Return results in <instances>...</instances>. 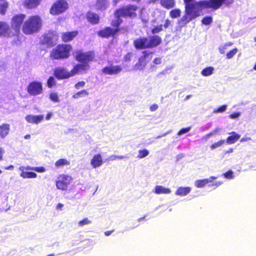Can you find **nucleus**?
Wrapping results in <instances>:
<instances>
[{
  "mask_svg": "<svg viewBox=\"0 0 256 256\" xmlns=\"http://www.w3.org/2000/svg\"><path fill=\"white\" fill-rule=\"evenodd\" d=\"M9 6L8 2H0V14L2 16L5 15Z\"/></svg>",
  "mask_w": 256,
  "mask_h": 256,
  "instance_id": "nucleus-33",
  "label": "nucleus"
},
{
  "mask_svg": "<svg viewBox=\"0 0 256 256\" xmlns=\"http://www.w3.org/2000/svg\"><path fill=\"white\" fill-rule=\"evenodd\" d=\"M170 16L172 18H179L181 14V10L179 8H174L170 12Z\"/></svg>",
  "mask_w": 256,
  "mask_h": 256,
  "instance_id": "nucleus-35",
  "label": "nucleus"
},
{
  "mask_svg": "<svg viewBox=\"0 0 256 256\" xmlns=\"http://www.w3.org/2000/svg\"><path fill=\"white\" fill-rule=\"evenodd\" d=\"M10 126L8 123H4L0 125V138H6L10 134Z\"/></svg>",
  "mask_w": 256,
  "mask_h": 256,
  "instance_id": "nucleus-22",
  "label": "nucleus"
},
{
  "mask_svg": "<svg viewBox=\"0 0 256 256\" xmlns=\"http://www.w3.org/2000/svg\"><path fill=\"white\" fill-rule=\"evenodd\" d=\"M63 206H64L63 204L59 203L56 205V208L57 210H61Z\"/></svg>",
  "mask_w": 256,
  "mask_h": 256,
  "instance_id": "nucleus-61",
  "label": "nucleus"
},
{
  "mask_svg": "<svg viewBox=\"0 0 256 256\" xmlns=\"http://www.w3.org/2000/svg\"><path fill=\"white\" fill-rule=\"evenodd\" d=\"M210 136L209 135H208V134H206V135H204L203 137H202V139L206 140H207L208 139L210 138Z\"/></svg>",
  "mask_w": 256,
  "mask_h": 256,
  "instance_id": "nucleus-63",
  "label": "nucleus"
},
{
  "mask_svg": "<svg viewBox=\"0 0 256 256\" xmlns=\"http://www.w3.org/2000/svg\"><path fill=\"white\" fill-rule=\"evenodd\" d=\"M171 21L169 19L167 18L166 20L162 26V28L164 27L165 29H166L171 25Z\"/></svg>",
  "mask_w": 256,
  "mask_h": 256,
  "instance_id": "nucleus-53",
  "label": "nucleus"
},
{
  "mask_svg": "<svg viewBox=\"0 0 256 256\" xmlns=\"http://www.w3.org/2000/svg\"><path fill=\"white\" fill-rule=\"evenodd\" d=\"M227 179H232L234 177V173L232 170H228L222 174Z\"/></svg>",
  "mask_w": 256,
  "mask_h": 256,
  "instance_id": "nucleus-48",
  "label": "nucleus"
},
{
  "mask_svg": "<svg viewBox=\"0 0 256 256\" xmlns=\"http://www.w3.org/2000/svg\"><path fill=\"white\" fill-rule=\"evenodd\" d=\"M224 143H225V140H220L219 141L212 144L210 146V148L212 150L215 149L216 148L219 147V146H222V144H224Z\"/></svg>",
  "mask_w": 256,
  "mask_h": 256,
  "instance_id": "nucleus-41",
  "label": "nucleus"
},
{
  "mask_svg": "<svg viewBox=\"0 0 256 256\" xmlns=\"http://www.w3.org/2000/svg\"><path fill=\"white\" fill-rule=\"evenodd\" d=\"M148 151L146 149L140 150L138 152V158H142L146 156L148 154Z\"/></svg>",
  "mask_w": 256,
  "mask_h": 256,
  "instance_id": "nucleus-43",
  "label": "nucleus"
},
{
  "mask_svg": "<svg viewBox=\"0 0 256 256\" xmlns=\"http://www.w3.org/2000/svg\"><path fill=\"white\" fill-rule=\"evenodd\" d=\"M50 98L51 100L52 101L55 102H59L58 96L56 92L50 93Z\"/></svg>",
  "mask_w": 256,
  "mask_h": 256,
  "instance_id": "nucleus-47",
  "label": "nucleus"
},
{
  "mask_svg": "<svg viewBox=\"0 0 256 256\" xmlns=\"http://www.w3.org/2000/svg\"><path fill=\"white\" fill-rule=\"evenodd\" d=\"M132 56V54L131 52H128L124 55V60L125 62L130 61L131 60Z\"/></svg>",
  "mask_w": 256,
  "mask_h": 256,
  "instance_id": "nucleus-52",
  "label": "nucleus"
},
{
  "mask_svg": "<svg viewBox=\"0 0 256 256\" xmlns=\"http://www.w3.org/2000/svg\"><path fill=\"white\" fill-rule=\"evenodd\" d=\"M75 58L76 61L81 63L88 64L89 62L95 60V52L93 50L83 52L82 50L76 52Z\"/></svg>",
  "mask_w": 256,
  "mask_h": 256,
  "instance_id": "nucleus-10",
  "label": "nucleus"
},
{
  "mask_svg": "<svg viewBox=\"0 0 256 256\" xmlns=\"http://www.w3.org/2000/svg\"><path fill=\"white\" fill-rule=\"evenodd\" d=\"M89 94L88 91L86 90H82L80 92H78L72 96V98L75 99H78L80 98L88 96Z\"/></svg>",
  "mask_w": 256,
  "mask_h": 256,
  "instance_id": "nucleus-34",
  "label": "nucleus"
},
{
  "mask_svg": "<svg viewBox=\"0 0 256 256\" xmlns=\"http://www.w3.org/2000/svg\"><path fill=\"white\" fill-rule=\"evenodd\" d=\"M234 2V0H200L199 4L204 8H212V10H216L220 8L222 5L229 6Z\"/></svg>",
  "mask_w": 256,
  "mask_h": 256,
  "instance_id": "nucleus-5",
  "label": "nucleus"
},
{
  "mask_svg": "<svg viewBox=\"0 0 256 256\" xmlns=\"http://www.w3.org/2000/svg\"><path fill=\"white\" fill-rule=\"evenodd\" d=\"M163 30L162 25L160 24L154 26L151 30V32L153 35H156V34H158Z\"/></svg>",
  "mask_w": 256,
  "mask_h": 256,
  "instance_id": "nucleus-38",
  "label": "nucleus"
},
{
  "mask_svg": "<svg viewBox=\"0 0 256 256\" xmlns=\"http://www.w3.org/2000/svg\"><path fill=\"white\" fill-rule=\"evenodd\" d=\"M26 90L27 92L31 96L39 95L43 91L42 84L38 81L32 82L28 84Z\"/></svg>",
  "mask_w": 256,
  "mask_h": 256,
  "instance_id": "nucleus-13",
  "label": "nucleus"
},
{
  "mask_svg": "<svg viewBox=\"0 0 256 256\" xmlns=\"http://www.w3.org/2000/svg\"><path fill=\"white\" fill-rule=\"evenodd\" d=\"M72 49L70 44H58L50 51V57L52 60L67 59L70 57Z\"/></svg>",
  "mask_w": 256,
  "mask_h": 256,
  "instance_id": "nucleus-4",
  "label": "nucleus"
},
{
  "mask_svg": "<svg viewBox=\"0 0 256 256\" xmlns=\"http://www.w3.org/2000/svg\"><path fill=\"white\" fill-rule=\"evenodd\" d=\"M214 70V68L212 66H208L204 68L201 72V74L204 76H208L211 75Z\"/></svg>",
  "mask_w": 256,
  "mask_h": 256,
  "instance_id": "nucleus-36",
  "label": "nucleus"
},
{
  "mask_svg": "<svg viewBox=\"0 0 256 256\" xmlns=\"http://www.w3.org/2000/svg\"><path fill=\"white\" fill-rule=\"evenodd\" d=\"M72 180L71 176L65 174H60L56 181V186L58 189L62 190H66Z\"/></svg>",
  "mask_w": 256,
  "mask_h": 256,
  "instance_id": "nucleus-11",
  "label": "nucleus"
},
{
  "mask_svg": "<svg viewBox=\"0 0 256 256\" xmlns=\"http://www.w3.org/2000/svg\"><path fill=\"white\" fill-rule=\"evenodd\" d=\"M26 16L24 14L14 15L11 18L10 28L14 38H18L20 34V28L24 24Z\"/></svg>",
  "mask_w": 256,
  "mask_h": 256,
  "instance_id": "nucleus-6",
  "label": "nucleus"
},
{
  "mask_svg": "<svg viewBox=\"0 0 256 256\" xmlns=\"http://www.w3.org/2000/svg\"><path fill=\"white\" fill-rule=\"evenodd\" d=\"M30 167V166H21L19 167L20 170L21 171L20 176L24 178H36L37 176L36 173L32 172H26V170H30L28 169L27 168Z\"/></svg>",
  "mask_w": 256,
  "mask_h": 256,
  "instance_id": "nucleus-21",
  "label": "nucleus"
},
{
  "mask_svg": "<svg viewBox=\"0 0 256 256\" xmlns=\"http://www.w3.org/2000/svg\"><path fill=\"white\" fill-rule=\"evenodd\" d=\"M222 184V182H216L214 183H212V184H210V186H214L215 187H218L220 185H221Z\"/></svg>",
  "mask_w": 256,
  "mask_h": 256,
  "instance_id": "nucleus-58",
  "label": "nucleus"
},
{
  "mask_svg": "<svg viewBox=\"0 0 256 256\" xmlns=\"http://www.w3.org/2000/svg\"><path fill=\"white\" fill-rule=\"evenodd\" d=\"M4 152V150L0 147V161L3 160V154Z\"/></svg>",
  "mask_w": 256,
  "mask_h": 256,
  "instance_id": "nucleus-59",
  "label": "nucleus"
},
{
  "mask_svg": "<svg viewBox=\"0 0 256 256\" xmlns=\"http://www.w3.org/2000/svg\"><path fill=\"white\" fill-rule=\"evenodd\" d=\"M126 157L123 156H116V155H112L110 156V158L112 160H115L116 159H124L126 158Z\"/></svg>",
  "mask_w": 256,
  "mask_h": 256,
  "instance_id": "nucleus-55",
  "label": "nucleus"
},
{
  "mask_svg": "<svg viewBox=\"0 0 256 256\" xmlns=\"http://www.w3.org/2000/svg\"><path fill=\"white\" fill-rule=\"evenodd\" d=\"M28 169L31 170H34L38 172H44L46 171V169L43 166L40 167H28Z\"/></svg>",
  "mask_w": 256,
  "mask_h": 256,
  "instance_id": "nucleus-46",
  "label": "nucleus"
},
{
  "mask_svg": "<svg viewBox=\"0 0 256 256\" xmlns=\"http://www.w3.org/2000/svg\"><path fill=\"white\" fill-rule=\"evenodd\" d=\"M88 21L92 24H96L99 23L100 16L94 12H88L86 15Z\"/></svg>",
  "mask_w": 256,
  "mask_h": 256,
  "instance_id": "nucleus-24",
  "label": "nucleus"
},
{
  "mask_svg": "<svg viewBox=\"0 0 256 256\" xmlns=\"http://www.w3.org/2000/svg\"><path fill=\"white\" fill-rule=\"evenodd\" d=\"M52 116V114L49 112L48 114H47L46 116V119L47 120H48L50 119V118H51Z\"/></svg>",
  "mask_w": 256,
  "mask_h": 256,
  "instance_id": "nucleus-64",
  "label": "nucleus"
},
{
  "mask_svg": "<svg viewBox=\"0 0 256 256\" xmlns=\"http://www.w3.org/2000/svg\"><path fill=\"white\" fill-rule=\"evenodd\" d=\"M227 50L226 45H222L219 47L218 50L220 54H224L226 50Z\"/></svg>",
  "mask_w": 256,
  "mask_h": 256,
  "instance_id": "nucleus-51",
  "label": "nucleus"
},
{
  "mask_svg": "<svg viewBox=\"0 0 256 256\" xmlns=\"http://www.w3.org/2000/svg\"><path fill=\"white\" fill-rule=\"evenodd\" d=\"M158 108V105L157 104H154L150 106V110L152 112H154V111H156V110H157Z\"/></svg>",
  "mask_w": 256,
  "mask_h": 256,
  "instance_id": "nucleus-57",
  "label": "nucleus"
},
{
  "mask_svg": "<svg viewBox=\"0 0 256 256\" xmlns=\"http://www.w3.org/2000/svg\"><path fill=\"white\" fill-rule=\"evenodd\" d=\"M79 32L77 30L72 31H66L61 33L62 41L64 43L73 40L78 35Z\"/></svg>",
  "mask_w": 256,
  "mask_h": 256,
  "instance_id": "nucleus-18",
  "label": "nucleus"
},
{
  "mask_svg": "<svg viewBox=\"0 0 256 256\" xmlns=\"http://www.w3.org/2000/svg\"><path fill=\"white\" fill-rule=\"evenodd\" d=\"M92 223V221L88 218H85L78 222L79 226H82L84 225H88Z\"/></svg>",
  "mask_w": 256,
  "mask_h": 256,
  "instance_id": "nucleus-42",
  "label": "nucleus"
},
{
  "mask_svg": "<svg viewBox=\"0 0 256 256\" xmlns=\"http://www.w3.org/2000/svg\"><path fill=\"white\" fill-rule=\"evenodd\" d=\"M102 162V156L100 154H94L90 160V164L94 168L100 166Z\"/></svg>",
  "mask_w": 256,
  "mask_h": 256,
  "instance_id": "nucleus-26",
  "label": "nucleus"
},
{
  "mask_svg": "<svg viewBox=\"0 0 256 256\" xmlns=\"http://www.w3.org/2000/svg\"><path fill=\"white\" fill-rule=\"evenodd\" d=\"M190 127H187V128H184L182 129H180L178 132V135H182L184 134H186L190 131Z\"/></svg>",
  "mask_w": 256,
  "mask_h": 256,
  "instance_id": "nucleus-49",
  "label": "nucleus"
},
{
  "mask_svg": "<svg viewBox=\"0 0 256 256\" xmlns=\"http://www.w3.org/2000/svg\"><path fill=\"white\" fill-rule=\"evenodd\" d=\"M90 68V66L88 64H77L71 70L72 74L74 76L82 72H86Z\"/></svg>",
  "mask_w": 256,
  "mask_h": 256,
  "instance_id": "nucleus-20",
  "label": "nucleus"
},
{
  "mask_svg": "<svg viewBox=\"0 0 256 256\" xmlns=\"http://www.w3.org/2000/svg\"><path fill=\"white\" fill-rule=\"evenodd\" d=\"M212 22V18L211 16H206L203 18L201 20L202 24L205 26L210 25Z\"/></svg>",
  "mask_w": 256,
  "mask_h": 256,
  "instance_id": "nucleus-37",
  "label": "nucleus"
},
{
  "mask_svg": "<svg viewBox=\"0 0 256 256\" xmlns=\"http://www.w3.org/2000/svg\"><path fill=\"white\" fill-rule=\"evenodd\" d=\"M26 120L29 123L38 124L44 120V116L42 114L38 116L28 114L26 116Z\"/></svg>",
  "mask_w": 256,
  "mask_h": 256,
  "instance_id": "nucleus-25",
  "label": "nucleus"
},
{
  "mask_svg": "<svg viewBox=\"0 0 256 256\" xmlns=\"http://www.w3.org/2000/svg\"><path fill=\"white\" fill-rule=\"evenodd\" d=\"M85 84H86V83L84 81H80V82H77L75 84L74 88L78 90L80 88L84 87L85 86Z\"/></svg>",
  "mask_w": 256,
  "mask_h": 256,
  "instance_id": "nucleus-50",
  "label": "nucleus"
},
{
  "mask_svg": "<svg viewBox=\"0 0 256 256\" xmlns=\"http://www.w3.org/2000/svg\"><path fill=\"white\" fill-rule=\"evenodd\" d=\"M184 13L182 17L178 20V26L184 27L193 20L200 16L202 10L204 9L198 2L194 0H184Z\"/></svg>",
  "mask_w": 256,
  "mask_h": 256,
  "instance_id": "nucleus-1",
  "label": "nucleus"
},
{
  "mask_svg": "<svg viewBox=\"0 0 256 256\" xmlns=\"http://www.w3.org/2000/svg\"><path fill=\"white\" fill-rule=\"evenodd\" d=\"M114 16L115 20H112L110 25L112 27L106 26L97 32L98 36L104 38H108L110 37H114L121 30L120 26L123 22L121 16L114 11Z\"/></svg>",
  "mask_w": 256,
  "mask_h": 256,
  "instance_id": "nucleus-3",
  "label": "nucleus"
},
{
  "mask_svg": "<svg viewBox=\"0 0 256 256\" xmlns=\"http://www.w3.org/2000/svg\"><path fill=\"white\" fill-rule=\"evenodd\" d=\"M106 0H97L96 4L99 8H106Z\"/></svg>",
  "mask_w": 256,
  "mask_h": 256,
  "instance_id": "nucleus-44",
  "label": "nucleus"
},
{
  "mask_svg": "<svg viewBox=\"0 0 256 256\" xmlns=\"http://www.w3.org/2000/svg\"><path fill=\"white\" fill-rule=\"evenodd\" d=\"M68 7V4L66 0H57L52 5L50 13L52 16H58L64 13Z\"/></svg>",
  "mask_w": 256,
  "mask_h": 256,
  "instance_id": "nucleus-9",
  "label": "nucleus"
},
{
  "mask_svg": "<svg viewBox=\"0 0 256 256\" xmlns=\"http://www.w3.org/2000/svg\"><path fill=\"white\" fill-rule=\"evenodd\" d=\"M42 0H25L22 4L23 6L27 9H34L38 6Z\"/></svg>",
  "mask_w": 256,
  "mask_h": 256,
  "instance_id": "nucleus-23",
  "label": "nucleus"
},
{
  "mask_svg": "<svg viewBox=\"0 0 256 256\" xmlns=\"http://www.w3.org/2000/svg\"><path fill=\"white\" fill-rule=\"evenodd\" d=\"M230 136H228L226 140V142L228 144H233L240 138V135L234 132L230 133Z\"/></svg>",
  "mask_w": 256,
  "mask_h": 256,
  "instance_id": "nucleus-28",
  "label": "nucleus"
},
{
  "mask_svg": "<svg viewBox=\"0 0 256 256\" xmlns=\"http://www.w3.org/2000/svg\"><path fill=\"white\" fill-rule=\"evenodd\" d=\"M59 36L54 31H49L48 33L43 34L40 40V44L42 46H46L47 48H52L58 42Z\"/></svg>",
  "mask_w": 256,
  "mask_h": 256,
  "instance_id": "nucleus-7",
  "label": "nucleus"
},
{
  "mask_svg": "<svg viewBox=\"0 0 256 256\" xmlns=\"http://www.w3.org/2000/svg\"><path fill=\"white\" fill-rule=\"evenodd\" d=\"M133 44L136 50L149 48L148 38L146 37L141 36L134 40Z\"/></svg>",
  "mask_w": 256,
  "mask_h": 256,
  "instance_id": "nucleus-17",
  "label": "nucleus"
},
{
  "mask_svg": "<svg viewBox=\"0 0 256 256\" xmlns=\"http://www.w3.org/2000/svg\"><path fill=\"white\" fill-rule=\"evenodd\" d=\"M142 54V56L134 65V68L137 70H142L145 68L147 63L151 60V55L153 52L144 50Z\"/></svg>",
  "mask_w": 256,
  "mask_h": 256,
  "instance_id": "nucleus-12",
  "label": "nucleus"
},
{
  "mask_svg": "<svg viewBox=\"0 0 256 256\" xmlns=\"http://www.w3.org/2000/svg\"><path fill=\"white\" fill-rule=\"evenodd\" d=\"M238 51L237 48H234L231 50H230L226 54V58L230 59L234 57V55L236 54Z\"/></svg>",
  "mask_w": 256,
  "mask_h": 256,
  "instance_id": "nucleus-40",
  "label": "nucleus"
},
{
  "mask_svg": "<svg viewBox=\"0 0 256 256\" xmlns=\"http://www.w3.org/2000/svg\"><path fill=\"white\" fill-rule=\"evenodd\" d=\"M153 62L154 64H160L162 62V58H156L154 60Z\"/></svg>",
  "mask_w": 256,
  "mask_h": 256,
  "instance_id": "nucleus-56",
  "label": "nucleus"
},
{
  "mask_svg": "<svg viewBox=\"0 0 256 256\" xmlns=\"http://www.w3.org/2000/svg\"><path fill=\"white\" fill-rule=\"evenodd\" d=\"M70 164V162L66 158H60L57 160L54 164L56 168H60Z\"/></svg>",
  "mask_w": 256,
  "mask_h": 256,
  "instance_id": "nucleus-32",
  "label": "nucleus"
},
{
  "mask_svg": "<svg viewBox=\"0 0 256 256\" xmlns=\"http://www.w3.org/2000/svg\"><path fill=\"white\" fill-rule=\"evenodd\" d=\"M160 2L163 8L168 10L173 8L176 5L174 0H160Z\"/></svg>",
  "mask_w": 256,
  "mask_h": 256,
  "instance_id": "nucleus-29",
  "label": "nucleus"
},
{
  "mask_svg": "<svg viewBox=\"0 0 256 256\" xmlns=\"http://www.w3.org/2000/svg\"><path fill=\"white\" fill-rule=\"evenodd\" d=\"M191 188L188 186H180L178 188L175 192V194L178 196H184L190 192Z\"/></svg>",
  "mask_w": 256,
  "mask_h": 256,
  "instance_id": "nucleus-30",
  "label": "nucleus"
},
{
  "mask_svg": "<svg viewBox=\"0 0 256 256\" xmlns=\"http://www.w3.org/2000/svg\"><path fill=\"white\" fill-rule=\"evenodd\" d=\"M42 20L40 16L32 15L24 22L22 26V32L26 35L37 33L42 29Z\"/></svg>",
  "mask_w": 256,
  "mask_h": 256,
  "instance_id": "nucleus-2",
  "label": "nucleus"
},
{
  "mask_svg": "<svg viewBox=\"0 0 256 256\" xmlns=\"http://www.w3.org/2000/svg\"><path fill=\"white\" fill-rule=\"evenodd\" d=\"M218 130H216L214 131H212L209 133H208V135H209L210 137L212 136L213 135H214V134H216L218 132Z\"/></svg>",
  "mask_w": 256,
  "mask_h": 256,
  "instance_id": "nucleus-60",
  "label": "nucleus"
},
{
  "mask_svg": "<svg viewBox=\"0 0 256 256\" xmlns=\"http://www.w3.org/2000/svg\"><path fill=\"white\" fill-rule=\"evenodd\" d=\"M14 38L12 28L8 22L6 21H0V37Z\"/></svg>",
  "mask_w": 256,
  "mask_h": 256,
  "instance_id": "nucleus-15",
  "label": "nucleus"
},
{
  "mask_svg": "<svg viewBox=\"0 0 256 256\" xmlns=\"http://www.w3.org/2000/svg\"><path fill=\"white\" fill-rule=\"evenodd\" d=\"M56 82L52 76H50L46 82V86L48 88H52L56 86Z\"/></svg>",
  "mask_w": 256,
  "mask_h": 256,
  "instance_id": "nucleus-39",
  "label": "nucleus"
},
{
  "mask_svg": "<svg viewBox=\"0 0 256 256\" xmlns=\"http://www.w3.org/2000/svg\"><path fill=\"white\" fill-rule=\"evenodd\" d=\"M171 192L169 188H166L162 186H156L155 187L154 192L156 194H168Z\"/></svg>",
  "mask_w": 256,
  "mask_h": 256,
  "instance_id": "nucleus-31",
  "label": "nucleus"
},
{
  "mask_svg": "<svg viewBox=\"0 0 256 256\" xmlns=\"http://www.w3.org/2000/svg\"><path fill=\"white\" fill-rule=\"evenodd\" d=\"M122 70V67L120 65H114L110 63L102 69V74L106 75H118Z\"/></svg>",
  "mask_w": 256,
  "mask_h": 256,
  "instance_id": "nucleus-14",
  "label": "nucleus"
},
{
  "mask_svg": "<svg viewBox=\"0 0 256 256\" xmlns=\"http://www.w3.org/2000/svg\"><path fill=\"white\" fill-rule=\"evenodd\" d=\"M216 178V177L212 176L209 178H204L202 180H198L195 182V186L196 188H202L206 184L212 182L213 180Z\"/></svg>",
  "mask_w": 256,
  "mask_h": 256,
  "instance_id": "nucleus-27",
  "label": "nucleus"
},
{
  "mask_svg": "<svg viewBox=\"0 0 256 256\" xmlns=\"http://www.w3.org/2000/svg\"><path fill=\"white\" fill-rule=\"evenodd\" d=\"M240 116V112H233V113H232L230 114V115H229V118H238L239 116Z\"/></svg>",
  "mask_w": 256,
  "mask_h": 256,
  "instance_id": "nucleus-54",
  "label": "nucleus"
},
{
  "mask_svg": "<svg viewBox=\"0 0 256 256\" xmlns=\"http://www.w3.org/2000/svg\"><path fill=\"white\" fill-rule=\"evenodd\" d=\"M226 108V105L224 104L222 105L215 109H214L213 112L214 113H218V112H224Z\"/></svg>",
  "mask_w": 256,
  "mask_h": 256,
  "instance_id": "nucleus-45",
  "label": "nucleus"
},
{
  "mask_svg": "<svg viewBox=\"0 0 256 256\" xmlns=\"http://www.w3.org/2000/svg\"><path fill=\"white\" fill-rule=\"evenodd\" d=\"M114 231V230H108V231H106L104 232V234L106 236H110L113 232Z\"/></svg>",
  "mask_w": 256,
  "mask_h": 256,
  "instance_id": "nucleus-62",
  "label": "nucleus"
},
{
  "mask_svg": "<svg viewBox=\"0 0 256 256\" xmlns=\"http://www.w3.org/2000/svg\"><path fill=\"white\" fill-rule=\"evenodd\" d=\"M148 38L149 48L158 46L162 42V38L158 35H152L148 36Z\"/></svg>",
  "mask_w": 256,
  "mask_h": 256,
  "instance_id": "nucleus-19",
  "label": "nucleus"
},
{
  "mask_svg": "<svg viewBox=\"0 0 256 256\" xmlns=\"http://www.w3.org/2000/svg\"><path fill=\"white\" fill-rule=\"evenodd\" d=\"M138 6L134 4H128L120 7L115 11L119 16L122 18H132L137 16L136 11Z\"/></svg>",
  "mask_w": 256,
  "mask_h": 256,
  "instance_id": "nucleus-8",
  "label": "nucleus"
},
{
  "mask_svg": "<svg viewBox=\"0 0 256 256\" xmlns=\"http://www.w3.org/2000/svg\"><path fill=\"white\" fill-rule=\"evenodd\" d=\"M54 76L58 80L66 79L72 76L71 70L68 72L62 67H58L54 70Z\"/></svg>",
  "mask_w": 256,
  "mask_h": 256,
  "instance_id": "nucleus-16",
  "label": "nucleus"
}]
</instances>
